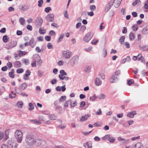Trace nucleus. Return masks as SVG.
<instances>
[{
  "instance_id": "f257e3e1",
  "label": "nucleus",
  "mask_w": 148,
  "mask_h": 148,
  "mask_svg": "<svg viewBox=\"0 0 148 148\" xmlns=\"http://www.w3.org/2000/svg\"><path fill=\"white\" fill-rule=\"evenodd\" d=\"M34 136L32 134H28L26 135L25 141L29 145H32L34 144Z\"/></svg>"
},
{
  "instance_id": "f03ea898",
  "label": "nucleus",
  "mask_w": 148,
  "mask_h": 148,
  "mask_svg": "<svg viewBox=\"0 0 148 148\" xmlns=\"http://www.w3.org/2000/svg\"><path fill=\"white\" fill-rule=\"evenodd\" d=\"M15 135L17 142L19 143H21L23 139V133L22 131L19 130H16L15 133Z\"/></svg>"
},
{
  "instance_id": "7ed1b4c3",
  "label": "nucleus",
  "mask_w": 148,
  "mask_h": 148,
  "mask_svg": "<svg viewBox=\"0 0 148 148\" xmlns=\"http://www.w3.org/2000/svg\"><path fill=\"white\" fill-rule=\"evenodd\" d=\"M17 42L16 41H12L7 43L5 48L7 49H10L16 46Z\"/></svg>"
},
{
  "instance_id": "20e7f679",
  "label": "nucleus",
  "mask_w": 148,
  "mask_h": 148,
  "mask_svg": "<svg viewBox=\"0 0 148 148\" xmlns=\"http://www.w3.org/2000/svg\"><path fill=\"white\" fill-rule=\"evenodd\" d=\"M63 57L65 59H69L71 56L72 52L69 50H64L62 53Z\"/></svg>"
},
{
  "instance_id": "39448f33",
  "label": "nucleus",
  "mask_w": 148,
  "mask_h": 148,
  "mask_svg": "<svg viewBox=\"0 0 148 148\" xmlns=\"http://www.w3.org/2000/svg\"><path fill=\"white\" fill-rule=\"evenodd\" d=\"M93 34L91 32H89L87 33L84 37L83 40L86 42H88L92 37Z\"/></svg>"
},
{
  "instance_id": "423d86ee",
  "label": "nucleus",
  "mask_w": 148,
  "mask_h": 148,
  "mask_svg": "<svg viewBox=\"0 0 148 148\" xmlns=\"http://www.w3.org/2000/svg\"><path fill=\"white\" fill-rule=\"evenodd\" d=\"M79 57L78 56H73L71 60V66H74L79 61Z\"/></svg>"
},
{
  "instance_id": "0eeeda50",
  "label": "nucleus",
  "mask_w": 148,
  "mask_h": 148,
  "mask_svg": "<svg viewBox=\"0 0 148 148\" xmlns=\"http://www.w3.org/2000/svg\"><path fill=\"white\" fill-rule=\"evenodd\" d=\"M54 17V15L52 14H48L46 17L47 21L49 22H52Z\"/></svg>"
},
{
  "instance_id": "6e6552de",
  "label": "nucleus",
  "mask_w": 148,
  "mask_h": 148,
  "mask_svg": "<svg viewBox=\"0 0 148 148\" xmlns=\"http://www.w3.org/2000/svg\"><path fill=\"white\" fill-rule=\"evenodd\" d=\"M36 44V42L35 41L34 39L33 38H32L29 42V45L31 47L33 48H34Z\"/></svg>"
},
{
  "instance_id": "1a4fd4ad",
  "label": "nucleus",
  "mask_w": 148,
  "mask_h": 148,
  "mask_svg": "<svg viewBox=\"0 0 148 148\" xmlns=\"http://www.w3.org/2000/svg\"><path fill=\"white\" fill-rule=\"evenodd\" d=\"M118 76H117L116 75L114 74L111 76L110 79V82L111 83L115 82L118 79Z\"/></svg>"
},
{
  "instance_id": "9d476101",
  "label": "nucleus",
  "mask_w": 148,
  "mask_h": 148,
  "mask_svg": "<svg viewBox=\"0 0 148 148\" xmlns=\"http://www.w3.org/2000/svg\"><path fill=\"white\" fill-rule=\"evenodd\" d=\"M31 72L30 71L27 70L26 71L25 73L23 75V79L25 80H26L29 79V77L30 75Z\"/></svg>"
},
{
  "instance_id": "9b49d317",
  "label": "nucleus",
  "mask_w": 148,
  "mask_h": 148,
  "mask_svg": "<svg viewBox=\"0 0 148 148\" xmlns=\"http://www.w3.org/2000/svg\"><path fill=\"white\" fill-rule=\"evenodd\" d=\"M35 21L37 25L40 26L42 23L43 20L41 17H38L36 18Z\"/></svg>"
},
{
  "instance_id": "f8f14e48",
  "label": "nucleus",
  "mask_w": 148,
  "mask_h": 148,
  "mask_svg": "<svg viewBox=\"0 0 148 148\" xmlns=\"http://www.w3.org/2000/svg\"><path fill=\"white\" fill-rule=\"evenodd\" d=\"M117 139L119 141H123L122 143L121 144V145H123L124 144H125L128 143V142L129 141V140L128 139L126 140L124 138H123L121 137H118V138Z\"/></svg>"
},
{
  "instance_id": "ddd939ff",
  "label": "nucleus",
  "mask_w": 148,
  "mask_h": 148,
  "mask_svg": "<svg viewBox=\"0 0 148 148\" xmlns=\"http://www.w3.org/2000/svg\"><path fill=\"white\" fill-rule=\"evenodd\" d=\"M136 114V112L135 111H133L128 113L127 114V116L130 118H133L134 115Z\"/></svg>"
},
{
  "instance_id": "4468645a",
  "label": "nucleus",
  "mask_w": 148,
  "mask_h": 148,
  "mask_svg": "<svg viewBox=\"0 0 148 148\" xmlns=\"http://www.w3.org/2000/svg\"><path fill=\"white\" fill-rule=\"evenodd\" d=\"M89 115L88 114H86L84 116H83L81 117L80 119V121L82 122L84 121L87 120L88 119V118H89Z\"/></svg>"
},
{
  "instance_id": "2eb2a0df",
  "label": "nucleus",
  "mask_w": 148,
  "mask_h": 148,
  "mask_svg": "<svg viewBox=\"0 0 148 148\" xmlns=\"http://www.w3.org/2000/svg\"><path fill=\"white\" fill-rule=\"evenodd\" d=\"M27 86V84L26 83H24L22 84L20 86L21 89L24 90H25Z\"/></svg>"
},
{
  "instance_id": "dca6fc26",
  "label": "nucleus",
  "mask_w": 148,
  "mask_h": 148,
  "mask_svg": "<svg viewBox=\"0 0 148 148\" xmlns=\"http://www.w3.org/2000/svg\"><path fill=\"white\" fill-rule=\"evenodd\" d=\"M33 59L34 61H37L40 60V58L38 54H36L33 56Z\"/></svg>"
},
{
  "instance_id": "f3484780",
  "label": "nucleus",
  "mask_w": 148,
  "mask_h": 148,
  "mask_svg": "<svg viewBox=\"0 0 148 148\" xmlns=\"http://www.w3.org/2000/svg\"><path fill=\"white\" fill-rule=\"evenodd\" d=\"M14 70L13 69H12L11 71L9 73V77L12 78H14L15 76L14 74Z\"/></svg>"
},
{
  "instance_id": "a211bd4d",
  "label": "nucleus",
  "mask_w": 148,
  "mask_h": 148,
  "mask_svg": "<svg viewBox=\"0 0 148 148\" xmlns=\"http://www.w3.org/2000/svg\"><path fill=\"white\" fill-rule=\"evenodd\" d=\"M19 8L20 10L23 11H25L28 9L27 6L25 5H20L19 6Z\"/></svg>"
},
{
  "instance_id": "6ab92c4d",
  "label": "nucleus",
  "mask_w": 148,
  "mask_h": 148,
  "mask_svg": "<svg viewBox=\"0 0 148 148\" xmlns=\"http://www.w3.org/2000/svg\"><path fill=\"white\" fill-rule=\"evenodd\" d=\"M138 60H140L141 62L144 63L145 60L143 57L141 55V54H139L137 56Z\"/></svg>"
},
{
  "instance_id": "aec40b11",
  "label": "nucleus",
  "mask_w": 148,
  "mask_h": 148,
  "mask_svg": "<svg viewBox=\"0 0 148 148\" xmlns=\"http://www.w3.org/2000/svg\"><path fill=\"white\" fill-rule=\"evenodd\" d=\"M95 82L96 85L98 86L101 85L102 84V82L99 78H96Z\"/></svg>"
},
{
  "instance_id": "412c9836",
  "label": "nucleus",
  "mask_w": 148,
  "mask_h": 148,
  "mask_svg": "<svg viewBox=\"0 0 148 148\" xmlns=\"http://www.w3.org/2000/svg\"><path fill=\"white\" fill-rule=\"evenodd\" d=\"M141 3V1L139 0H136L132 4L133 6H135L137 5L138 6Z\"/></svg>"
},
{
  "instance_id": "4be33fe9",
  "label": "nucleus",
  "mask_w": 148,
  "mask_h": 148,
  "mask_svg": "<svg viewBox=\"0 0 148 148\" xmlns=\"http://www.w3.org/2000/svg\"><path fill=\"white\" fill-rule=\"evenodd\" d=\"M142 33L144 34H148V25L143 28Z\"/></svg>"
},
{
  "instance_id": "5701e85b",
  "label": "nucleus",
  "mask_w": 148,
  "mask_h": 148,
  "mask_svg": "<svg viewBox=\"0 0 148 148\" xmlns=\"http://www.w3.org/2000/svg\"><path fill=\"white\" fill-rule=\"evenodd\" d=\"M143 145L140 142H138L136 144L133 148H142Z\"/></svg>"
},
{
  "instance_id": "b1692460",
  "label": "nucleus",
  "mask_w": 148,
  "mask_h": 148,
  "mask_svg": "<svg viewBox=\"0 0 148 148\" xmlns=\"http://www.w3.org/2000/svg\"><path fill=\"white\" fill-rule=\"evenodd\" d=\"M30 121L32 122L33 123L37 125H40L41 123V122L40 121L37 120L36 119H32L30 120Z\"/></svg>"
},
{
  "instance_id": "393cba45",
  "label": "nucleus",
  "mask_w": 148,
  "mask_h": 148,
  "mask_svg": "<svg viewBox=\"0 0 148 148\" xmlns=\"http://www.w3.org/2000/svg\"><path fill=\"white\" fill-rule=\"evenodd\" d=\"M21 64L19 61H16L14 63V66L16 68L20 67H21Z\"/></svg>"
},
{
  "instance_id": "a878e982",
  "label": "nucleus",
  "mask_w": 148,
  "mask_h": 148,
  "mask_svg": "<svg viewBox=\"0 0 148 148\" xmlns=\"http://www.w3.org/2000/svg\"><path fill=\"white\" fill-rule=\"evenodd\" d=\"M84 146L86 148H90L92 147V144L90 143L87 142L84 144Z\"/></svg>"
},
{
  "instance_id": "bb28decb",
  "label": "nucleus",
  "mask_w": 148,
  "mask_h": 148,
  "mask_svg": "<svg viewBox=\"0 0 148 148\" xmlns=\"http://www.w3.org/2000/svg\"><path fill=\"white\" fill-rule=\"evenodd\" d=\"M34 144L38 146L40 145L41 139H35Z\"/></svg>"
},
{
  "instance_id": "cd10ccee",
  "label": "nucleus",
  "mask_w": 148,
  "mask_h": 148,
  "mask_svg": "<svg viewBox=\"0 0 148 148\" xmlns=\"http://www.w3.org/2000/svg\"><path fill=\"white\" fill-rule=\"evenodd\" d=\"M140 49L143 51H146L148 50V45H145L140 47Z\"/></svg>"
},
{
  "instance_id": "c85d7f7f",
  "label": "nucleus",
  "mask_w": 148,
  "mask_h": 148,
  "mask_svg": "<svg viewBox=\"0 0 148 148\" xmlns=\"http://www.w3.org/2000/svg\"><path fill=\"white\" fill-rule=\"evenodd\" d=\"M49 117L50 119L54 120L57 118V116L54 114H51L49 116Z\"/></svg>"
},
{
  "instance_id": "c756f323",
  "label": "nucleus",
  "mask_w": 148,
  "mask_h": 148,
  "mask_svg": "<svg viewBox=\"0 0 148 148\" xmlns=\"http://www.w3.org/2000/svg\"><path fill=\"white\" fill-rule=\"evenodd\" d=\"M125 38V37L124 36H122L120 38L119 40V41L121 44L122 45L123 44Z\"/></svg>"
},
{
  "instance_id": "7c9ffc66",
  "label": "nucleus",
  "mask_w": 148,
  "mask_h": 148,
  "mask_svg": "<svg viewBox=\"0 0 148 148\" xmlns=\"http://www.w3.org/2000/svg\"><path fill=\"white\" fill-rule=\"evenodd\" d=\"M122 0H118L116 1L114 6L116 8H118L120 5L121 2Z\"/></svg>"
},
{
  "instance_id": "2f4dec72",
  "label": "nucleus",
  "mask_w": 148,
  "mask_h": 148,
  "mask_svg": "<svg viewBox=\"0 0 148 148\" xmlns=\"http://www.w3.org/2000/svg\"><path fill=\"white\" fill-rule=\"evenodd\" d=\"M26 53L27 52L25 51H23L21 50H19L18 51V55L20 56L25 55L26 54Z\"/></svg>"
},
{
  "instance_id": "473e14b6",
  "label": "nucleus",
  "mask_w": 148,
  "mask_h": 148,
  "mask_svg": "<svg viewBox=\"0 0 148 148\" xmlns=\"http://www.w3.org/2000/svg\"><path fill=\"white\" fill-rule=\"evenodd\" d=\"M77 103L76 101L73 102L72 101H71V102H70V105L71 107H74L77 105Z\"/></svg>"
},
{
  "instance_id": "72a5a7b5",
  "label": "nucleus",
  "mask_w": 148,
  "mask_h": 148,
  "mask_svg": "<svg viewBox=\"0 0 148 148\" xmlns=\"http://www.w3.org/2000/svg\"><path fill=\"white\" fill-rule=\"evenodd\" d=\"M91 67L89 66H87L84 69V71L87 72L89 73L90 71Z\"/></svg>"
},
{
  "instance_id": "f704fd0d",
  "label": "nucleus",
  "mask_w": 148,
  "mask_h": 148,
  "mask_svg": "<svg viewBox=\"0 0 148 148\" xmlns=\"http://www.w3.org/2000/svg\"><path fill=\"white\" fill-rule=\"evenodd\" d=\"M23 105V102L21 101H19L16 104L17 107L20 108H21L22 107V106Z\"/></svg>"
},
{
  "instance_id": "c9c22d12",
  "label": "nucleus",
  "mask_w": 148,
  "mask_h": 148,
  "mask_svg": "<svg viewBox=\"0 0 148 148\" xmlns=\"http://www.w3.org/2000/svg\"><path fill=\"white\" fill-rule=\"evenodd\" d=\"M19 21L21 25H24L25 23V20L24 18L23 17H21L19 18Z\"/></svg>"
},
{
  "instance_id": "e433bc0d",
  "label": "nucleus",
  "mask_w": 148,
  "mask_h": 148,
  "mask_svg": "<svg viewBox=\"0 0 148 148\" xmlns=\"http://www.w3.org/2000/svg\"><path fill=\"white\" fill-rule=\"evenodd\" d=\"M111 7V6L107 4L105 7V12H107L109 10Z\"/></svg>"
},
{
  "instance_id": "4c0bfd02",
  "label": "nucleus",
  "mask_w": 148,
  "mask_h": 148,
  "mask_svg": "<svg viewBox=\"0 0 148 148\" xmlns=\"http://www.w3.org/2000/svg\"><path fill=\"white\" fill-rule=\"evenodd\" d=\"M129 38L131 40H132L134 39L135 38L134 36V34L132 33H130L129 35Z\"/></svg>"
},
{
  "instance_id": "58836bf2",
  "label": "nucleus",
  "mask_w": 148,
  "mask_h": 148,
  "mask_svg": "<svg viewBox=\"0 0 148 148\" xmlns=\"http://www.w3.org/2000/svg\"><path fill=\"white\" fill-rule=\"evenodd\" d=\"M46 31L44 29H42V28H40L39 29V33L40 34H44L46 33Z\"/></svg>"
},
{
  "instance_id": "ea45409f",
  "label": "nucleus",
  "mask_w": 148,
  "mask_h": 148,
  "mask_svg": "<svg viewBox=\"0 0 148 148\" xmlns=\"http://www.w3.org/2000/svg\"><path fill=\"white\" fill-rule=\"evenodd\" d=\"M29 106L30 108L28 109L29 110H32L34 109V106L32 103H30L29 104Z\"/></svg>"
},
{
  "instance_id": "a19ab883",
  "label": "nucleus",
  "mask_w": 148,
  "mask_h": 148,
  "mask_svg": "<svg viewBox=\"0 0 148 148\" xmlns=\"http://www.w3.org/2000/svg\"><path fill=\"white\" fill-rule=\"evenodd\" d=\"M66 97L65 96H62L59 99V101L62 102L66 100Z\"/></svg>"
},
{
  "instance_id": "79ce46f5",
  "label": "nucleus",
  "mask_w": 148,
  "mask_h": 148,
  "mask_svg": "<svg viewBox=\"0 0 148 148\" xmlns=\"http://www.w3.org/2000/svg\"><path fill=\"white\" fill-rule=\"evenodd\" d=\"M8 36L6 35H4L3 37V40L4 42H6L8 41Z\"/></svg>"
},
{
  "instance_id": "37998d69",
  "label": "nucleus",
  "mask_w": 148,
  "mask_h": 148,
  "mask_svg": "<svg viewBox=\"0 0 148 148\" xmlns=\"http://www.w3.org/2000/svg\"><path fill=\"white\" fill-rule=\"evenodd\" d=\"M64 34H61L57 42L59 43L60 42H61L62 39L63 38V37H64Z\"/></svg>"
},
{
  "instance_id": "c03bdc74",
  "label": "nucleus",
  "mask_w": 148,
  "mask_h": 148,
  "mask_svg": "<svg viewBox=\"0 0 148 148\" xmlns=\"http://www.w3.org/2000/svg\"><path fill=\"white\" fill-rule=\"evenodd\" d=\"M60 74L59 75L63 76V75H67V73L63 70H62L60 71Z\"/></svg>"
},
{
  "instance_id": "a18cd8bd",
  "label": "nucleus",
  "mask_w": 148,
  "mask_h": 148,
  "mask_svg": "<svg viewBox=\"0 0 148 148\" xmlns=\"http://www.w3.org/2000/svg\"><path fill=\"white\" fill-rule=\"evenodd\" d=\"M110 136V135L107 134L103 137L102 138V139L104 140H109Z\"/></svg>"
},
{
  "instance_id": "49530a36",
  "label": "nucleus",
  "mask_w": 148,
  "mask_h": 148,
  "mask_svg": "<svg viewBox=\"0 0 148 148\" xmlns=\"http://www.w3.org/2000/svg\"><path fill=\"white\" fill-rule=\"evenodd\" d=\"M90 8L91 11H93L96 9V7L95 5H92L90 6Z\"/></svg>"
},
{
  "instance_id": "de8ad7c7",
  "label": "nucleus",
  "mask_w": 148,
  "mask_h": 148,
  "mask_svg": "<svg viewBox=\"0 0 148 148\" xmlns=\"http://www.w3.org/2000/svg\"><path fill=\"white\" fill-rule=\"evenodd\" d=\"M22 61L26 65H28L29 64V60L28 59H23Z\"/></svg>"
},
{
  "instance_id": "09e8293b",
  "label": "nucleus",
  "mask_w": 148,
  "mask_h": 148,
  "mask_svg": "<svg viewBox=\"0 0 148 148\" xmlns=\"http://www.w3.org/2000/svg\"><path fill=\"white\" fill-rule=\"evenodd\" d=\"M97 98V97L96 95H94L90 97V99L92 101H94Z\"/></svg>"
},
{
  "instance_id": "8fccbe9b",
  "label": "nucleus",
  "mask_w": 148,
  "mask_h": 148,
  "mask_svg": "<svg viewBox=\"0 0 148 148\" xmlns=\"http://www.w3.org/2000/svg\"><path fill=\"white\" fill-rule=\"evenodd\" d=\"M49 34L51 36H54L56 35V33L54 31L52 30L49 32Z\"/></svg>"
},
{
  "instance_id": "3c124183",
  "label": "nucleus",
  "mask_w": 148,
  "mask_h": 148,
  "mask_svg": "<svg viewBox=\"0 0 148 148\" xmlns=\"http://www.w3.org/2000/svg\"><path fill=\"white\" fill-rule=\"evenodd\" d=\"M24 70L23 69H18L16 70V72L18 73H21L23 72Z\"/></svg>"
},
{
  "instance_id": "603ef678",
  "label": "nucleus",
  "mask_w": 148,
  "mask_h": 148,
  "mask_svg": "<svg viewBox=\"0 0 148 148\" xmlns=\"http://www.w3.org/2000/svg\"><path fill=\"white\" fill-rule=\"evenodd\" d=\"M51 10V8L50 7H47L45 9V11L46 13H48L50 10Z\"/></svg>"
},
{
  "instance_id": "864d4df0",
  "label": "nucleus",
  "mask_w": 148,
  "mask_h": 148,
  "mask_svg": "<svg viewBox=\"0 0 148 148\" xmlns=\"http://www.w3.org/2000/svg\"><path fill=\"white\" fill-rule=\"evenodd\" d=\"M57 82V80L56 79H53L50 81L51 84L53 85L55 84Z\"/></svg>"
},
{
  "instance_id": "5fc2aeb1",
  "label": "nucleus",
  "mask_w": 148,
  "mask_h": 148,
  "mask_svg": "<svg viewBox=\"0 0 148 148\" xmlns=\"http://www.w3.org/2000/svg\"><path fill=\"white\" fill-rule=\"evenodd\" d=\"M43 3V0H40L38 1V5L39 7L42 6V4Z\"/></svg>"
},
{
  "instance_id": "6e6d98bb",
  "label": "nucleus",
  "mask_w": 148,
  "mask_h": 148,
  "mask_svg": "<svg viewBox=\"0 0 148 148\" xmlns=\"http://www.w3.org/2000/svg\"><path fill=\"white\" fill-rule=\"evenodd\" d=\"M71 102V100H69L66 101L64 104V106L66 108H67L68 106L69 103Z\"/></svg>"
},
{
  "instance_id": "4d7b16f0",
  "label": "nucleus",
  "mask_w": 148,
  "mask_h": 148,
  "mask_svg": "<svg viewBox=\"0 0 148 148\" xmlns=\"http://www.w3.org/2000/svg\"><path fill=\"white\" fill-rule=\"evenodd\" d=\"M105 97V96L104 94H101L98 96V98L99 99H104Z\"/></svg>"
},
{
  "instance_id": "13d9d810",
  "label": "nucleus",
  "mask_w": 148,
  "mask_h": 148,
  "mask_svg": "<svg viewBox=\"0 0 148 148\" xmlns=\"http://www.w3.org/2000/svg\"><path fill=\"white\" fill-rule=\"evenodd\" d=\"M115 140V139L113 137L110 136V138L109 139V141L110 143H112L114 142Z\"/></svg>"
},
{
  "instance_id": "bf43d9fd",
  "label": "nucleus",
  "mask_w": 148,
  "mask_h": 148,
  "mask_svg": "<svg viewBox=\"0 0 148 148\" xmlns=\"http://www.w3.org/2000/svg\"><path fill=\"white\" fill-rule=\"evenodd\" d=\"M103 56L104 57H105L107 54V51L106 49L105 48L103 49Z\"/></svg>"
},
{
  "instance_id": "052dcab7",
  "label": "nucleus",
  "mask_w": 148,
  "mask_h": 148,
  "mask_svg": "<svg viewBox=\"0 0 148 148\" xmlns=\"http://www.w3.org/2000/svg\"><path fill=\"white\" fill-rule=\"evenodd\" d=\"M9 96L10 97L11 99L14 98L16 96V94L15 93H14L13 95H12V94H9Z\"/></svg>"
},
{
  "instance_id": "680f3d73",
  "label": "nucleus",
  "mask_w": 148,
  "mask_h": 148,
  "mask_svg": "<svg viewBox=\"0 0 148 148\" xmlns=\"http://www.w3.org/2000/svg\"><path fill=\"white\" fill-rule=\"evenodd\" d=\"M114 0H111L109 3L107 4L112 7L114 3Z\"/></svg>"
},
{
  "instance_id": "e2e57ef3",
  "label": "nucleus",
  "mask_w": 148,
  "mask_h": 148,
  "mask_svg": "<svg viewBox=\"0 0 148 148\" xmlns=\"http://www.w3.org/2000/svg\"><path fill=\"white\" fill-rule=\"evenodd\" d=\"M47 47L49 49L53 48V47L51 42H49L47 44Z\"/></svg>"
},
{
  "instance_id": "0e129e2a",
  "label": "nucleus",
  "mask_w": 148,
  "mask_h": 148,
  "mask_svg": "<svg viewBox=\"0 0 148 148\" xmlns=\"http://www.w3.org/2000/svg\"><path fill=\"white\" fill-rule=\"evenodd\" d=\"M132 28L133 30L135 31L137 30L138 29V27L136 25H134L132 26Z\"/></svg>"
},
{
  "instance_id": "69168bd1",
  "label": "nucleus",
  "mask_w": 148,
  "mask_h": 148,
  "mask_svg": "<svg viewBox=\"0 0 148 148\" xmlns=\"http://www.w3.org/2000/svg\"><path fill=\"white\" fill-rule=\"evenodd\" d=\"M37 40L38 41H43L44 39L43 38L42 36H40L37 38Z\"/></svg>"
},
{
  "instance_id": "338daca9",
  "label": "nucleus",
  "mask_w": 148,
  "mask_h": 148,
  "mask_svg": "<svg viewBox=\"0 0 148 148\" xmlns=\"http://www.w3.org/2000/svg\"><path fill=\"white\" fill-rule=\"evenodd\" d=\"M66 127V126L64 125H60L58 126V127L59 128L61 129H64L65 127Z\"/></svg>"
},
{
  "instance_id": "774afa93",
  "label": "nucleus",
  "mask_w": 148,
  "mask_h": 148,
  "mask_svg": "<svg viewBox=\"0 0 148 148\" xmlns=\"http://www.w3.org/2000/svg\"><path fill=\"white\" fill-rule=\"evenodd\" d=\"M45 39L47 41L49 42L50 41L51 37L49 36H46L45 37Z\"/></svg>"
}]
</instances>
